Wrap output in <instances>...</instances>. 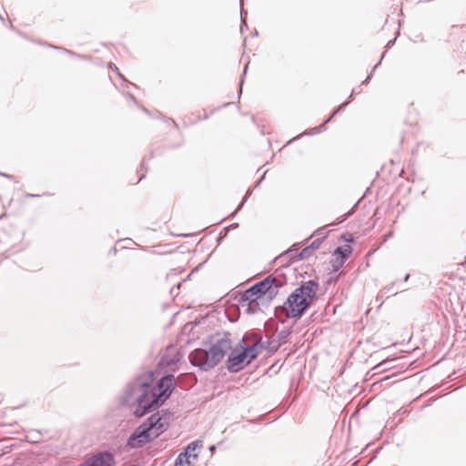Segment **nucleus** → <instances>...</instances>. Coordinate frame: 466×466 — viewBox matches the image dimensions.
Instances as JSON below:
<instances>
[{
  "mask_svg": "<svg viewBox=\"0 0 466 466\" xmlns=\"http://www.w3.org/2000/svg\"><path fill=\"white\" fill-rule=\"evenodd\" d=\"M326 236H323L322 238H319L314 239L309 246L313 251L317 250L322 244L323 240L325 239Z\"/></svg>",
  "mask_w": 466,
  "mask_h": 466,
  "instance_id": "obj_19",
  "label": "nucleus"
},
{
  "mask_svg": "<svg viewBox=\"0 0 466 466\" xmlns=\"http://www.w3.org/2000/svg\"><path fill=\"white\" fill-rule=\"evenodd\" d=\"M286 283L287 279L283 275L274 276L270 274L247 289L241 295L239 303L244 307L247 300H258L266 295L269 299H272Z\"/></svg>",
  "mask_w": 466,
  "mask_h": 466,
  "instance_id": "obj_5",
  "label": "nucleus"
},
{
  "mask_svg": "<svg viewBox=\"0 0 466 466\" xmlns=\"http://www.w3.org/2000/svg\"><path fill=\"white\" fill-rule=\"evenodd\" d=\"M142 107V110L147 113V115H149V111L147 110V108L144 107V106H141Z\"/></svg>",
  "mask_w": 466,
  "mask_h": 466,
  "instance_id": "obj_36",
  "label": "nucleus"
},
{
  "mask_svg": "<svg viewBox=\"0 0 466 466\" xmlns=\"http://www.w3.org/2000/svg\"><path fill=\"white\" fill-rule=\"evenodd\" d=\"M189 458L190 455H187V452H180L174 461V466L190 465Z\"/></svg>",
  "mask_w": 466,
  "mask_h": 466,
  "instance_id": "obj_12",
  "label": "nucleus"
},
{
  "mask_svg": "<svg viewBox=\"0 0 466 466\" xmlns=\"http://www.w3.org/2000/svg\"><path fill=\"white\" fill-rule=\"evenodd\" d=\"M350 100L348 99L347 101H345L344 103H342L341 105H339L334 111L333 113L331 114V116L329 117V120H331V118L336 116L339 112H340L348 104H349Z\"/></svg>",
  "mask_w": 466,
  "mask_h": 466,
  "instance_id": "obj_24",
  "label": "nucleus"
},
{
  "mask_svg": "<svg viewBox=\"0 0 466 466\" xmlns=\"http://www.w3.org/2000/svg\"><path fill=\"white\" fill-rule=\"evenodd\" d=\"M200 447H201V444H198V441H193L187 446V448L185 449V451L183 452H187V455H190V457L192 456L194 459H197L198 454L192 455L191 452L195 451L197 448H200Z\"/></svg>",
  "mask_w": 466,
  "mask_h": 466,
  "instance_id": "obj_17",
  "label": "nucleus"
},
{
  "mask_svg": "<svg viewBox=\"0 0 466 466\" xmlns=\"http://www.w3.org/2000/svg\"><path fill=\"white\" fill-rule=\"evenodd\" d=\"M329 121H330V120L328 118V119H327L326 121H324L320 126H319V127H317L313 128V130H312L309 134H310V135H315V134H318V133L321 132L322 130H324V129H325V126H326V124H327Z\"/></svg>",
  "mask_w": 466,
  "mask_h": 466,
  "instance_id": "obj_22",
  "label": "nucleus"
},
{
  "mask_svg": "<svg viewBox=\"0 0 466 466\" xmlns=\"http://www.w3.org/2000/svg\"><path fill=\"white\" fill-rule=\"evenodd\" d=\"M279 348V342L276 339H268L266 342L263 341V347L261 349H265L269 352H275Z\"/></svg>",
  "mask_w": 466,
  "mask_h": 466,
  "instance_id": "obj_13",
  "label": "nucleus"
},
{
  "mask_svg": "<svg viewBox=\"0 0 466 466\" xmlns=\"http://www.w3.org/2000/svg\"><path fill=\"white\" fill-rule=\"evenodd\" d=\"M245 306L247 307L246 310L248 314H254L259 309V304H258V300H254V301L247 300L245 302L244 307Z\"/></svg>",
  "mask_w": 466,
  "mask_h": 466,
  "instance_id": "obj_15",
  "label": "nucleus"
},
{
  "mask_svg": "<svg viewBox=\"0 0 466 466\" xmlns=\"http://www.w3.org/2000/svg\"><path fill=\"white\" fill-rule=\"evenodd\" d=\"M225 236H226L225 234L224 235L220 234V236L218 238V241L221 240L223 238H225Z\"/></svg>",
  "mask_w": 466,
  "mask_h": 466,
  "instance_id": "obj_37",
  "label": "nucleus"
},
{
  "mask_svg": "<svg viewBox=\"0 0 466 466\" xmlns=\"http://www.w3.org/2000/svg\"><path fill=\"white\" fill-rule=\"evenodd\" d=\"M409 278H410V274H406L403 280L407 281L409 279Z\"/></svg>",
  "mask_w": 466,
  "mask_h": 466,
  "instance_id": "obj_38",
  "label": "nucleus"
},
{
  "mask_svg": "<svg viewBox=\"0 0 466 466\" xmlns=\"http://www.w3.org/2000/svg\"><path fill=\"white\" fill-rule=\"evenodd\" d=\"M26 197H27V198H38V197H39V195H35V194H30V193H28V194H26Z\"/></svg>",
  "mask_w": 466,
  "mask_h": 466,
  "instance_id": "obj_34",
  "label": "nucleus"
},
{
  "mask_svg": "<svg viewBox=\"0 0 466 466\" xmlns=\"http://www.w3.org/2000/svg\"><path fill=\"white\" fill-rule=\"evenodd\" d=\"M384 55L385 54H382L380 61L373 66L371 72L368 75V76L362 81L361 85L360 86H363V85H367L369 83V81L370 80L371 76H372V74L373 72L375 71V69L377 68V66H379V64H380L382 58L384 57Z\"/></svg>",
  "mask_w": 466,
  "mask_h": 466,
  "instance_id": "obj_20",
  "label": "nucleus"
},
{
  "mask_svg": "<svg viewBox=\"0 0 466 466\" xmlns=\"http://www.w3.org/2000/svg\"><path fill=\"white\" fill-rule=\"evenodd\" d=\"M176 387L175 376L171 373L164 375L156 384L152 383L150 398L154 410H157L171 396Z\"/></svg>",
  "mask_w": 466,
  "mask_h": 466,
  "instance_id": "obj_7",
  "label": "nucleus"
},
{
  "mask_svg": "<svg viewBox=\"0 0 466 466\" xmlns=\"http://www.w3.org/2000/svg\"><path fill=\"white\" fill-rule=\"evenodd\" d=\"M360 86H358V87H356V88H353V89H352V92H351L350 96H349V100L352 97V96H353L354 94H359V93H360V91H361Z\"/></svg>",
  "mask_w": 466,
  "mask_h": 466,
  "instance_id": "obj_28",
  "label": "nucleus"
},
{
  "mask_svg": "<svg viewBox=\"0 0 466 466\" xmlns=\"http://www.w3.org/2000/svg\"><path fill=\"white\" fill-rule=\"evenodd\" d=\"M251 194V190L248 189L246 193V196L245 198L242 199V201L238 204V206L237 207V208L234 210V212L232 213V216L236 215L243 207L244 203L246 202L247 200V198L248 196H249Z\"/></svg>",
  "mask_w": 466,
  "mask_h": 466,
  "instance_id": "obj_21",
  "label": "nucleus"
},
{
  "mask_svg": "<svg viewBox=\"0 0 466 466\" xmlns=\"http://www.w3.org/2000/svg\"><path fill=\"white\" fill-rule=\"evenodd\" d=\"M154 426L155 421L147 419L137 426L127 440V450L140 449L158 438L159 435L155 431Z\"/></svg>",
  "mask_w": 466,
  "mask_h": 466,
  "instance_id": "obj_6",
  "label": "nucleus"
},
{
  "mask_svg": "<svg viewBox=\"0 0 466 466\" xmlns=\"http://www.w3.org/2000/svg\"><path fill=\"white\" fill-rule=\"evenodd\" d=\"M262 347L261 336L248 333L244 335L228 357V370L231 373H237L244 369L258 357L259 354L258 348Z\"/></svg>",
  "mask_w": 466,
  "mask_h": 466,
  "instance_id": "obj_4",
  "label": "nucleus"
},
{
  "mask_svg": "<svg viewBox=\"0 0 466 466\" xmlns=\"http://www.w3.org/2000/svg\"><path fill=\"white\" fill-rule=\"evenodd\" d=\"M290 334H291L290 329H285L281 330L280 332H279L278 339L276 340L278 342H279V347L282 344H285L288 342V339H289V337L290 336Z\"/></svg>",
  "mask_w": 466,
  "mask_h": 466,
  "instance_id": "obj_14",
  "label": "nucleus"
},
{
  "mask_svg": "<svg viewBox=\"0 0 466 466\" xmlns=\"http://www.w3.org/2000/svg\"><path fill=\"white\" fill-rule=\"evenodd\" d=\"M215 449H216L215 445H211V446H210V448H209V450H210L211 451H213Z\"/></svg>",
  "mask_w": 466,
  "mask_h": 466,
  "instance_id": "obj_39",
  "label": "nucleus"
},
{
  "mask_svg": "<svg viewBox=\"0 0 466 466\" xmlns=\"http://www.w3.org/2000/svg\"><path fill=\"white\" fill-rule=\"evenodd\" d=\"M350 100L348 99L347 101H345L344 103H342L341 105H339L334 111L333 113L331 114V116L329 117V120H331V118L336 116L339 112H340L348 104H349Z\"/></svg>",
  "mask_w": 466,
  "mask_h": 466,
  "instance_id": "obj_23",
  "label": "nucleus"
},
{
  "mask_svg": "<svg viewBox=\"0 0 466 466\" xmlns=\"http://www.w3.org/2000/svg\"><path fill=\"white\" fill-rule=\"evenodd\" d=\"M144 177H145V175L143 174V175H141V176H140V177H139V179H138V180L140 181V180H142Z\"/></svg>",
  "mask_w": 466,
  "mask_h": 466,
  "instance_id": "obj_41",
  "label": "nucleus"
},
{
  "mask_svg": "<svg viewBox=\"0 0 466 466\" xmlns=\"http://www.w3.org/2000/svg\"><path fill=\"white\" fill-rule=\"evenodd\" d=\"M115 463L114 455L108 451H104L91 456L86 461V466H115Z\"/></svg>",
  "mask_w": 466,
  "mask_h": 466,
  "instance_id": "obj_9",
  "label": "nucleus"
},
{
  "mask_svg": "<svg viewBox=\"0 0 466 466\" xmlns=\"http://www.w3.org/2000/svg\"><path fill=\"white\" fill-rule=\"evenodd\" d=\"M231 334L224 332L216 334L212 338V344L208 349H196L190 352L188 359L191 365L200 370L208 371L216 367L224 358L227 351L232 350Z\"/></svg>",
  "mask_w": 466,
  "mask_h": 466,
  "instance_id": "obj_3",
  "label": "nucleus"
},
{
  "mask_svg": "<svg viewBox=\"0 0 466 466\" xmlns=\"http://www.w3.org/2000/svg\"><path fill=\"white\" fill-rule=\"evenodd\" d=\"M332 281V279L330 278L329 279L327 280V283H330Z\"/></svg>",
  "mask_w": 466,
  "mask_h": 466,
  "instance_id": "obj_42",
  "label": "nucleus"
},
{
  "mask_svg": "<svg viewBox=\"0 0 466 466\" xmlns=\"http://www.w3.org/2000/svg\"><path fill=\"white\" fill-rule=\"evenodd\" d=\"M0 176L5 177H8V178H12L13 177L11 175H8V174H5V173H2V172H0Z\"/></svg>",
  "mask_w": 466,
  "mask_h": 466,
  "instance_id": "obj_33",
  "label": "nucleus"
},
{
  "mask_svg": "<svg viewBox=\"0 0 466 466\" xmlns=\"http://www.w3.org/2000/svg\"><path fill=\"white\" fill-rule=\"evenodd\" d=\"M248 66V63L246 64L245 68H244V72H243V74H242V76L240 77V84H239L240 85V89L242 88L243 76L246 74Z\"/></svg>",
  "mask_w": 466,
  "mask_h": 466,
  "instance_id": "obj_29",
  "label": "nucleus"
},
{
  "mask_svg": "<svg viewBox=\"0 0 466 466\" xmlns=\"http://www.w3.org/2000/svg\"><path fill=\"white\" fill-rule=\"evenodd\" d=\"M0 19L3 20L4 18L0 15Z\"/></svg>",
  "mask_w": 466,
  "mask_h": 466,
  "instance_id": "obj_43",
  "label": "nucleus"
},
{
  "mask_svg": "<svg viewBox=\"0 0 466 466\" xmlns=\"http://www.w3.org/2000/svg\"><path fill=\"white\" fill-rule=\"evenodd\" d=\"M238 227V223H233V224H231V225H229V226L226 227V228H224V230H225V235H227L230 229L237 228Z\"/></svg>",
  "mask_w": 466,
  "mask_h": 466,
  "instance_id": "obj_27",
  "label": "nucleus"
},
{
  "mask_svg": "<svg viewBox=\"0 0 466 466\" xmlns=\"http://www.w3.org/2000/svg\"><path fill=\"white\" fill-rule=\"evenodd\" d=\"M265 175H266V172H264V174L262 175L261 178H260V179H259V181L257 183V186H258V185H259V183H260V181H261L262 179H264Z\"/></svg>",
  "mask_w": 466,
  "mask_h": 466,
  "instance_id": "obj_35",
  "label": "nucleus"
},
{
  "mask_svg": "<svg viewBox=\"0 0 466 466\" xmlns=\"http://www.w3.org/2000/svg\"><path fill=\"white\" fill-rule=\"evenodd\" d=\"M351 253L352 248L349 245L339 246L334 250V255L338 256L341 259V264L350 257Z\"/></svg>",
  "mask_w": 466,
  "mask_h": 466,
  "instance_id": "obj_11",
  "label": "nucleus"
},
{
  "mask_svg": "<svg viewBox=\"0 0 466 466\" xmlns=\"http://www.w3.org/2000/svg\"><path fill=\"white\" fill-rule=\"evenodd\" d=\"M241 23H242V25H241V32H243V27H244V26H245V27H247V26H248V25H247V23H246V21H245V19H244L243 17H241Z\"/></svg>",
  "mask_w": 466,
  "mask_h": 466,
  "instance_id": "obj_32",
  "label": "nucleus"
},
{
  "mask_svg": "<svg viewBox=\"0 0 466 466\" xmlns=\"http://www.w3.org/2000/svg\"><path fill=\"white\" fill-rule=\"evenodd\" d=\"M127 96L131 101H133L134 103H136V104H137V103H138V102H137V98H136L132 94L127 93Z\"/></svg>",
  "mask_w": 466,
  "mask_h": 466,
  "instance_id": "obj_30",
  "label": "nucleus"
},
{
  "mask_svg": "<svg viewBox=\"0 0 466 466\" xmlns=\"http://www.w3.org/2000/svg\"><path fill=\"white\" fill-rule=\"evenodd\" d=\"M396 285V282H392L389 285H387L385 288H384V291L385 293H388V292H391L392 295H396L398 293V291H395V292H392L393 291V287Z\"/></svg>",
  "mask_w": 466,
  "mask_h": 466,
  "instance_id": "obj_26",
  "label": "nucleus"
},
{
  "mask_svg": "<svg viewBox=\"0 0 466 466\" xmlns=\"http://www.w3.org/2000/svg\"><path fill=\"white\" fill-rule=\"evenodd\" d=\"M319 283L314 279L303 281L288 297L283 305L276 307L275 313L280 322L286 319H300L318 299Z\"/></svg>",
  "mask_w": 466,
  "mask_h": 466,
  "instance_id": "obj_1",
  "label": "nucleus"
},
{
  "mask_svg": "<svg viewBox=\"0 0 466 466\" xmlns=\"http://www.w3.org/2000/svg\"><path fill=\"white\" fill-rule=\"evenodd\" d=\"M313 253H314L313 249H311L309 248V246H307V247H305L304 248L301 249V251L299 252V254L298 256V258L300 259V260L308 258L310 256H312Z\"/></svg>",
  "mask_w": 466,
  "mask_h": 466,
  "instance_id": "obj_18",
  "label": "nucleus"
},
{
  "mask_svg": "<svg viewBox=\"0 0 466 466\" xmlns=\"http://www.w3.org/2000/svg\"><path fill=\"white\" fill-rule=\"evenodd\" d=\"M360 203V200L349 210L347 213H345L343 216L339 217L336 222L332 223V225H339V223H342L345 221L349 217H350L358 208V205Z\"/></svg>",
  "mask_w": 466,
  "mask_h": 466,
  "instance_id": "obj_16",
  "label": "nucleus"
},
{
  "mask_svg": "<svg viewBox=\"0 0 466 466\" xmlns=\"http://www.w3.org/2000/svg\"><path fill=\"white\" fill-rule=\"evenodd\" d=\"M113 71H116L117 73V75L119 76V77L126 83L127 86H136L135 84L129 82L128 80H127L123 75L120 74L118 68L116 67V66L114 65V68H113Z\"/></svg>",
  "mask_w": 466,
  "mask_h": 466,
  "instance_id": "obj_25",
  "label": "nucleus"
},
{
  "mask_svg": "<svg viewBox=\"0 0 466 466\" xmlns=\"http://www.w3.org/2000/svg\"><path fill=\"white\" fill-rule=\"evenodd\" d=\"M152 390V376L138 375L127 386L121 397V404L134 408L133 414L137 418L154 411L150 393Z\"/></svg>",
  "mask_w": 466,
  "mask_h": 466,
  "instance_id": "obj_2",
  "label": "nucleus"
},
{
  "mask_svg": "<svg viewBox=\"0 0 466 466\" xmlns=\"http://www.w3.org/2000/svg\"><path fill=\"white\" fill-rule=\"evenodd\" d=\"M303 134H300L299 135L298 137H295L292 140H295V139H298L299 137H300Z\"/></svg>",
  "mask_w": 466,
  "mask_h": 466,
  "instance_id": "obj_40",
  "label": "nucleus"
},
{
  "mask_svg": "<svg viewBox=\"0 0 466 466\" xmlns=\"http://www.w3.org/2000/svg\"><path fill=\"white\" fill-rule=\"evenodd\" d=\"M181 359L178 350L174 346L167 347L165 352L160 358L159 365L162 367L176 366Z\"/></svg>",
  "mask_w": 466,
  "mask_h": 466,
  "instance_id": "obj_10",
  "label": "nucleus"
},
{
  "mask_svg": "<svg viewBox=\"0 0 466 466\" xmlns=\"http://www.w3.org/2000/svg\"><path fill=\"white\" fill-rule=\"evenodd\" d=\"M325 230L324 228H321L319 229H318L315 233H313L309 238H311L312 236H314L315 234H323V231Z\"/></svg>",
  "mask_w": 466,
  "mask_h": 466,
  "instance_id": "obj_31",
  "label": "nucleus"
},
{
  "mask_svg": "<svg viewBox=\"0 0 466 466\" xmlns=\"http://www.w3.org/2000/svg\"><path fill=\"white\" fill-rule=\"evenodd\" d=\"M173 417V413L168 410H161L152 413L147 420L155 421L154 430L160 436L168 428L169 422Z\"/></svg>",
  "mask_w": 466,
  "mask_h": 466,
  "instance_id": "obj_8",
  "label": "nucleus"
}]
</instances>
